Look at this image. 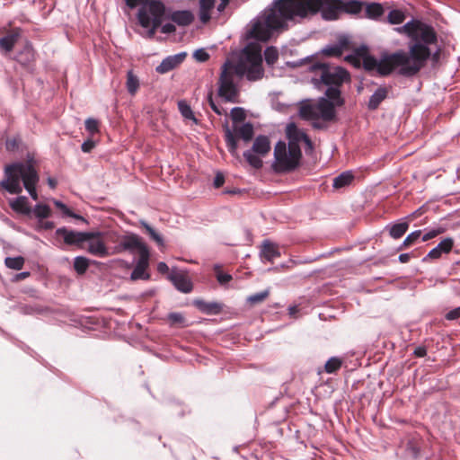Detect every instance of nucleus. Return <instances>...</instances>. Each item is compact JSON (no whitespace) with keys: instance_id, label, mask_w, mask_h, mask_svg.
I'll return each instance as SVG.
<instances>
[{"instance_id":"f257e3e1","label":"nucleus","mask_w":460,"mask_h":460,"mask_svg":"<svg viewBox=\"0 0 460 460\" xmlns=\"http://www.w3.org/2000/svg\"><path fill=\"white\" fill-rule=\"evenodd\" d=\"M341 0H274L270 6L250 22L247 37L269 41L288 29V22H301L320 13L324 21H335L341 15Z\"/></svg>"},{"instance_id":"f03ea898","label":"nucleus","mask_w":460,"mask_h":460,"mask_svg":"<svg viewBox=\"0 0 460 460\" xmlns=\"http://www.w3.org/2000/svg\"><path fill=\"white\" fill-rule=\"evenodd\" d=\"M247 24L244 37L249 42L243 49L235 65L226 60L221 67L218 80V95L226 102H237L239 90L234 81L233 75L239 77L245 76L248 81H257L263 77L261 40L247 37Z\"/></svg>"},{"instance_id":"7ed1b4c3","label":"nucleus","mask_w":460,"mask_h":460,"mask_svg":"<svg viewBox=\"0 0 460 460\" xmlns=\"http://www.w3.org/2000/svg\"><path fill=\"white\" fill-rule=\"evenodd\" d=\"M394 31L408 37V51L400 49L392 53L391 58L397 64H403L411 59L412 65L403 67L401 73L406 76H414L420 72L423 61L429 56L427 45L437 41V32L432 25L416 18H411L402 26L394 28Z\"/></svg>"},{"instance_id":"20e7f679","label":"nucleus","mask_w":460,"mask_h":460,"mask_svg":"<svg viewBox=\"0 0 460 460\" xmlns=\"http://www.w3.org/2000/svg\"><path fill=\"white\" fill-rule=\"evenodd\" d=\"M39 173L34 166V160L30 157L26 162H14L4 167V177L0 187L10 194H20L22 186L33 200L38 199L37 184Z\"/></svg>"},{"instance_id":"39448f33","label":"nucleus","mask_w":460,"mask_h":460,"mask_svg":"<svg viewBox=\"0 0 460 460\" xmlns=\"http://www.w3.org/2000/svg\"><path fill=\"white\" fill-rule=\"evenodd\" d=\"M309 68L315 72V76L312 78L314 88L322 91L326 87L324 94L338 101L336 102L338 106H342L344 99L341 97V87L344 83L350 80L348 70L339 66H331L325 62H314L310 65Z\"/></svg>"},{"instance_id":"423d86ee","label":"nucleus","mask_w":460,"mask_h":460,"mask_svg":"<svg viewBox=\"0 0 460 460\" xmlns=\"http://www.w3.org/2000/svg\"><path fill=\"white\" fill-rule=\"evenodd\" d=\"M126 4L133 9L140 5L137 11L139 24L147 29L146 37L153 39L156 30L163 23L165 14V5L160 0H125Z\"/></svg>"},{"instance_id":"0eeeda50","label":"nucleus","mask_w":460,"mask_h":460,"mask_svg":"<svg viewBox=\"0 0 460 460\" xmlns=\"http://www.w3.org/2000/svg\"><path fill=\"white\" fill-rule=\"evenodd\" d=\"M273 155L272 168L277 173L291 172L300 166L302 151L288 146L285 141L279 140L277 142Z\"/></svg>"},{"instance_id":"6e6552de","label":"nucleus","mask_w":460,"mask_h":460,"mask_svg":"<svg viewBox=\"0 0 460 460\" xmlns=\"http://www.w3.org/2000/svg\"><path fill=\"white\" fill-rule=\"evenodd\" d=\"M109 243H112L111 252L112 255L128 252L134 254H145L149 252L148 246L145 243L142 238L132 232H128L126 234H119L112 233L108 239Z\"/></svg>"},{"instance_id":"1a4fd4ad","label":"nucleus","mask_w":460,"mask_h":460,"mask_svg":"<svg viewBox=\"0 0 460 460\" xmlns=\"http://www.w3.org/2000/svg\"><path fill=\"white\" fill-rule=\"evenodd\" d=\"M223 129L225 132V141L226 148L233 156L238 155L237 137L242 138L245 143H247L250 142L254 136L253 125L251 122H245L240 128H237V126L234 125V130L236 132V135L229 128L227 120H226L225 123L223 124Z\"/></svg>"},{"instance_id":"9d476101","label":"nucleus","mask_w":460,"mask_h":460,"mask_svg":"<svg viewBox=\"0 0 460 460\" xmlns=\"http://www.w3.org/2000/svg\"><path fill=\"white\" fill-rule=\"evenodd\" d=\"M270 151V142L267 136L259 135L256 137L252 148L243 152V156L249 165L256 170L263 166L260 156H265Z\"/></svg>"},{"instance_id":"9b49d317","label":"nucleus","mask_w":460,"mask_h":460,"mask_svg":"<svg viewBox=\"0 0 460 460\" xmlns=\"http://www.w3.org/2000/svg\"><path fill=\"white\" fill-rule=\"evenodd\" d=\"M412 65V60L408 59L403 64H397V62L391 58V54H385L378 60V66L376 67V72L382 75L386 76L389 75L395 67H399L398 74L400 75L407 77L405 75L402 74L401 71L403 67L409 66Z\"/></svg>"},{"instance_id":"f8f14e48","label":"nucleus","mask_w":460,"mask_h":460,"mask_svg":"<svg viewBox=\"0 0 460 460\" xmlns=\"http://www.w3.org/2000/svg\"><path fill=\"white\" fill-rule=\"evenodd\" d=\"M455 244L452 237H446L437 246L432 248L421 260L422 262H432L439 260L443 254H448Z\"/></svg>"},{"instance_id":"ddd939ff","label":"nucleus","mask_w":460,"mask_h":460,"mask_svg":"<svg viewBox=\"0 0 460 460\" xmlns=\"http://www.w3.org/2000/svg\"><path fill=\"white\" fill-rule=\"evenodd\" d=\"M336 100L327 97L325 94L318 99L317 109L319 118L324 121H332L336 119L335 107H339Z\"/></svg>"},{"instance_id":"4468645a","label":"nucleus","mask_w":460,"mask_h":460,"mask_svg":"<svg viewBox=\"0 0 460 460\" xmlns=\"http://www.w3.org/2000/svg\"><path fill=\"white\" fill-rule=\"evenodd\" d=\"M56 236H60L67 245H75L81 249L84 248L83 232L69 229L66 226L57 228Z\"/></svg>"},{"instance_id":"2eb2a0df","label":"nucleus","mask_w":460,"mask_h":460,"mask_svg":"<svg viewBox=\"0 0 460 460\" xmlns=\"http://www.w3.org/2000/svg\"><path fill=\"white\" fill-rule=\"evenodd\" d=\"M186 57L187 52L185 51L168 56L155 67V71L161 75L166 74L181 65Z\"/></svg>"},{"instance_id":"dca6fc26","label":"nucleus","mask_w":460,"mask_h":460,"mask_svg":"<svg viewBox=\"0 0 460 460\" xmlns=\"http://www.w3.org/2000/svg\"><path fill=\"white\" fill-rule=\"evenodd\" d=\"M306 133L300 129L294 122L289 123L286 128V137L288 140L287 146L289 147H294L301 151L299 144L303 142Z\"/></svg>"},{"instance_id":"f3484780","label":"nucleus","mask_w":460,"mask_h":460,"mask_svg":"<svg viewBox=\"0 0 460 460\" xmlns=\"http://www.w3.org/2000/svg\"><path fill=\"white\" fill-rule=\"evenodd\" d=\"M150 252L139 256L137 264L130 274L131 280H147L150 279L149 273L146 272V269L149 265Z\"/></svg>"},{"instance_id":"a211bd4d","label":"nucleus","mask_w":460,"mask_h":460,"mask_svg":"<svg viewBox=\"0 0 460 460\" xmlns=\"http://www.w3.org/2000/svg\"><path fill=\"white\" fill-rule=\"evenodd\" d=\"M193 305L202 314L208 315L219 314L223 310V304L216 301L207 302L203 299H194Z\"/></svg>"},{"instance_id":"6ab92c4d","label":"nucleus","mask_w":460,"mask_h":460,"mask_svg":"<svg viewBox=\"0 0 460 460\" xmlns=\"http://www.w3.org/2000/svg\"><path fill=\"white\" fill-rule=\"evenodd\" d=\"M86 251L98 258H106L112 255L111 247H108L103 239L92 240V242L87 243Z\"/></svg>"},{"instance_id":"aec40b11","label":"nucleus","mask_w":460,"mask_h":460,"mask_svg":"<svg viewBox=\"0 0 460 460\" xmlns=\"http://www.w3.org/2000/svg\"><path fill=\"white\" fill-rule=\"evenodd\" d=\"M409 226L410 224L408 221V217H403L398 221L386 225L385 230L388 231L389 235L393 239L397 240L406 234V232L409 229Z\"/></svg>"},{"instance_id":"412c9836","label":"nucleus","mask_w":460,"mask_h":460,"mask_svg":"<svg viewBox=\"0 0 460 460\" xmlns=\"http://www.w3.org/2000/svg\"><path fill=\"white\" fill-rule=\"evenodd\" d=\"M169 279L172 281L175 288L181 293L188 294L191 292L193 288L190 279L181 273L173 271L169 275Z\"/></svg>"},{"instance_id":"4be33fe9","label":"nucleus","mask_w":460,"mask_h":460,"mask_svg":"<svg viewBox=\"0 0 460 460\" xmlns=\"http://www.w3.org/2000/svg\"><path fill=\"white\" fill-rule=\"evenodd\" d=\"M261 261L273 262L277 258L280 257L279 247L270 240H264L260 252Z\"/></svg>"},{"instance_id":"5701e85b","label":"nucleus","mask_w":460,"mask_h":460,"mask_svg":"<svg viewBox=\"0 0 460 460\" xmlns=\"http://www.w3.org/2000/svg\"><path fill=\"white\" fill-rule=\"evenodd\" d=\"M172 22L179 26H189L194 21V15L190 10L173 11L168 16Z\"/></svg>"},{"instance_id":"b1692460","label":"nucleus","mask_w":460,"mask_h":460,"mask_svg":"<svg viewBox=\"0 0 460 460\" xmlns=\"http://www.w3.org/2000/svg\"><path fill=\"white\" fill-rule=\"evenodd\" d=\"M389 89L385 86H379L369 97L367 104L369 111H376L388 96Z\"/></svg>"},{"instance_id":"393cba45","label":"nucleus","mask_w":460,"mask_h":460,"mask_svg":"<svg viewBox=\"0 0 460 460\" xmlns=\"http://www.w3.org/2000/svg\"><path fill=\"white\" fill-rule=\"evenodd\" d=\"M199 17L202 23L206 24L208 23L210 19V11L215 6V0H199Z\"/></svg>"},{"instance_id":"a878e982","label":"nucleus","mask_w":460,"mask_h":460,"mask_svg":"<svg viewBox=\"0 0 460 460\" xmlns=\"http://www.w3.org/2000/svg\"><path fill=\"white\" fill-rule=\"evenodd\" d=\"M341 13H346L349 14L357 15L362 12L364 2L358 0L341 1Z\"/></svg>"},{"instance_id":"bb28decb","label":"nucleus","mask_w":460,"mask_h":460,"mask_svg":"<svg viewBox=\"0 0 460 460\" xmlns=\"http://www.w3.org/2000/svg\"><path fill=\"white\" fill-rule=\"evenodd\" d=\"M20 37L19 30L16 29L15 31H13L12 32L8 33L7 35L0 38V49L10 52L13 50L15 43L17 42L18 39Z\"/></svg>"},{"instance_id":"cd10ccee","label":"nucleus","mask_w":460,"mask_h":460,"mask_svg":"<svg viewBox=\"0 0 460 460\" xmlns=\"http://www.w3.org/2000/svg\"><path fill=\"white\" fill-rule=\"evenodd\" d=\"M16 60L22 66H29L34 60V50L31 44L27 43L16 55Z\"/></svg>"},{"instance_id":"c85d7f7f","label":"nucleus","mask_w":460,"mask_h":460,"mask_svg":"<svg viewBox=\"0 0 460 460\" xmlns=\"http://www.w3.org/2000/svg\"><path fill=\"white\" fill-rule=\"evenodd\" d=\"M13 210L22 215H30L31 208L28 205V199L25 196H18L10 201Z\"/></svg>"},{"instance_id":"c756f323","label":"nucleus","mask_w":460,"mask_h":460,"mask_svg":"<svg viewBox=\"0 0 460 460\" xmlns=\"http://www.w3.org/2000/svg\"><path fill=\"white\" fill-rule=\"evenodd\" d=\"M140 226L145 229L146 234L149 235L150 239L156 243L159 248L164 246V240L163 236L155 231V229L151 226L146 221L141 219L139 220Z\"/></svg>"},{"instance_id":"7c9ffc66","label":"nucleus","mask_w":460,"mask_h":460,"mask_svg":"<svg viewBox=\"0 0 460 460\" xmlns=\"http://www.w3.org/2000/svg\"><path fill=\"white\" fill-rule=\"evenodd\" d=\"M354 179L351 171H345L333 179L332 187L334 189H341L349 186Z\"/></svg>"},{"instance_id":"2f4dec72","label":"nucleus","mask_w":460,"mask_h":460,"mask_svg":"<svg viewBox=\"0 0 460 460\" xmlns=\"http://www.w3.org/2000/svg\"><path fill=\"white\" fill-rule=\"evenodd\" d=\"M366 17L372 20H378L385 13L383 5L379 3H370L366 5Z\"/></svg>"},{"instance_id":"473e14b6","label":"nucleus","mask_w":460,"mask_h":460,"mask_svg":"<svg viewBox=\"0 0 460 460\" xmlns=\"http://www.w3.org/2000/svg\"><path fill=\"white\" fill-rule=\"evenodd\" d=\"M90 263H91V261L87 257L78 255L74 258L73 267H74L75 271L78 275H84L87 271V270L90 266Z\"/></svg>"},{"instance_id":"72a5a7b5","label":"nucleus","mask_w":460,"mask_h":460,"mask_svg":"<svg viewBox=\"0 0 460 460\" xmlns=\"http://www.w3.org/2000/svg\"><path fill=\"white\" fill-rule=\"evenodd\" d=\"M31 213H33L35 217L41 222L43 219H46L50 216L51 209L49 206L46 204L38 203L31 209Z\"/></svg>"},{"instance_id":"f704fd0d","label":"nucleus","mask_w":460,"mask_h":460,"mask_svg":"<svg viewBox=\"0 0 460 460\" xmlns=\"http://www.w3.org/2000/svg\"><path fill=\"white\" fill-rule=\"evenodd\" d=\"M421 233H422L421 230H415V231L410 233L405 237L403 242L398 246L397 251H402V250L406 249V248L413 245L414 243H416L419 241V239L420 238Z\"/></svg>"},{"instance_id":"c9c22d12","label":"nucleus","mask_w":460,"mask_h":460,"mask_svg":"<svg viewBox=\"0 0 460 460\" xmlns=\"http://www.w3.org/2000/svg\"><path fill=\"white\" fill-rule=\"evenodd\" d=\"M343 52V43H335L325 46L322 49L321 53L329 57H341Z\"/></svg>"},{"instance_id":"e433bc0d","label":"nucleus","mask_w":460,"mask_h":460,"mask_svg":"<svg viewBox=\"0 0 460 460\" xmlns=\"http://www.w3.org/2000/svg\"><path fill=\"white\" fill-rule=\"evenodd\" d=\"M405 13L401 9H392L387 15V22L390 24L397 25L404 22Z\"/></svg>"},{"instance_id":"4c0bfd02","label":"nucleus","mask_w":460,"mask_h":460,"mask_svg":"<svg viewBox=\"0 0 460 460\" xmlns=\"http://www.w3.org/2000/svg\"><path fill=\"white\" fill-rule=\"evenodd\" d=\"M178 108L183 118L191 119L195 124H198V119L194 116L190 106L185 101H180L178 102Z\"/></svg>"},{"instance_id":"58836bf2","label":"nucleus","mask_w":460,"mask_h":460,"mask_svg":"<svg viewBox=\"0 0 460 460\" xmlns=\"http://www.w3.org/2000/svg\"><path fill=\"white\" fill-rule=\"evenodd\" d=\"M139 86V81L137 76H136L132 71H128L127 75V90L128 93L134 95Z\"/></svg>"},{"instance_id":"ea45409f","label":"nucleus","mask_w":460,"mask_h":460,"mask_svg":"<svg viewBox=\"0 0 460 460\" xmlns=\"http://www.w3.org/2000/svg\"><path fill=\"white\" fill-rule=\"evenodd\" d=\"M4 264L9 269L20 270L24 265V259L22 256L6 257Z\"/></svg>"},{"instance_id":"a19ab883","label":"nucleus","mask_w":460,"mask_h":460,"mask_svg":"<svg viewBox=\"0 0 460 460\" xmlns=\"http://www.w3.org/2000/svg\"><path fill=\"white\" fill-rule=\"evenodd\" d=\"M264 58L268 66H273L279 58V51L277 48L270 46L264 50Z\"/></svg>"},{"instance_id":"79ce46f5","label":"nucleus","mask_w":460,"mask_h":460,"mask_svg":"<svg viewBox=\"0 0 460 460\" xmlns=\"http://www.w3.org/2000/svg\"><path fill=\"white\" fill-rule=\"evenodd\" d=\"M342 365V361L340 358L338 357H332L331 358H329L325 365H324V369L327 373L329 374H332V373H335L337 370H339L341 368Z\"/></svg>"},{"instance_id":"37998d69","label":"nucleus","mask_w":460,"mask_h":460,"mask_svg":"<svg viewBox=\"0 0 460 460\" xmlns=\"http://www.w3.org/2000/svg\"><path fill=\"white\" fill-rule=\"evenodd\" d=\"M299 114L303 119H305L319 118V116L315 113L314 107L310 104L302 105L299 109Z\"/></svg>"},{"instance_id":"c03bdc74","label":"nucleus","mask_w":460,"mask_h":460,"mask_svg":"<svg viewBox=\"0 0 460 460\" xmlns=\"http://www.w3.org/2000/svg\"><path fill=\"white\" fill-rule=\"evenodd\" d=\"M230 116L234 126L235 123L242 122L245 119L246 112L243 107H234L230 111Z\"/></svg>"},{"instance_id":"a18cd8bd","label":"nucleus","mask_w":460,"mask_h":460,"mask_svg":"<svg viewBox=\"0 0 460 460\" xmlns=\"http://www.w3.org/2000/svg\"><path fill=\"white\" fill-rule=\"evenodd\" d=\"M438 44V40L434 43H429L427 45L429 50V56L423 61V63L421 64V66L420 67V71L425 66L427 61L431 58L432 61L434 62H437L438 59H439V57H440V48L437 47V49L435 50L432 49V46L435 45L437 46Z\"/></svg>"},{"instance_id":"49530a36","label":"nucleus","mask_w":460,"mask_h":460,"mask_svg":"<svg viewBox=\"0 0 460 460\" xmlns=\"http://www.w3.org/2000/svg\"><path fill=\"white\" fill-rule=\"evenodd\" d=\"M378 60L374 56L365 53L363 55V66L367 71L376 70Z\"/></svg>"},{"instance_id":"de8ad7c7","label":"nucleus","mask_w":460,"mask_h":460,"mask_svg":"<svg viewBox=\"0 0 460 460\" xmlns=\"http://www.w3.org/2000/svg\"><path fill=\"white\" fill-rule=\"evenodd\" d=\"M167 319L172 326H185V318L182 314L178 312L170 313Z\"/></svg>"},{"instance_id":"09e8293b","label":"nucleus","mask_w":460,"mask_h":460,"mask_svg":"<svg viewBox=\"0 0 460 460\" xmlns=\"http://www.w3.org/2000/svg\"><path fill=\"white\" fill-rule=\"evenodd\" d=\"M19 312L22 314H39L42 313V308L38 305H22L19 306Z\"/></svg>"},{"instance_id":"8fccbe9b","label":"nucleus","mask_w":460,"mask_h":460,"mask_svg":"<svg viewBox=\"0 0 460 460\" xmlns=\"http://www.w3.org/2000/svg\"><path fill=\"white\" fill-rule=\"evenodd\" d=\"M219 269H220V265L216 264L214 266V270L217 271V274H216L217 280L218 281V283L221 286H226L232 280V279H233L232 275L228 274V273L222 272L219 270Z\"/></svg>"},{"instance_id":"3c124183","label":"nucleus","mask_w":460,"mask_h":460,"mask_svg":"<svg viewBox=\"0 0 460 460\" xmlns=\"http://www.w3.org/2000/svg\"><path fill=\"white\" fill-rule=\"evenodd\" d=\"M270 295L269 289L262 290L261 292L255 293L248 296L247 301L252 305L262 302L266 299Z\"/></svg>"},{"instance_id":"603ef678","label":"nucleus","mask_w":460,"mask_h":460,"mask_svg":"<svg viewBox=\"0 0 460 460\" xmlns=\"http://www.w3.org/2000/svg\"><path fill=\"white\" fill-rule=\"evenodd\" d=\"M103 234V232L101 231L83 232L84 244L92 242V240H101Z\"/></svg>"},{"instance_id":"864d4df0","label":"nucleus","mask_w":460,"mask_h":460,"mask_svg":"<svg viewBox=\"0 0 460 460\" xmlns=\"http://www.w3.org/2000/svg\"><path fill=\"white\" fill-rule=\"evenodd\" d=\"M84 125H85V129L90 132L91 134H94L96 132H98V126H99V123H98V120L95 119H93V118H88L85 122H84Z\"/></svg>"},{"instance_id":"5fc2aeb1","label":"nucleus","mask_w":460,"mask_h":460,"mask_svg":"<svg viewBox=\"0 0 460 460\" xmlns=\"http://www.w3.org/2000/svg\"><path fill=\"white\" fill-rule=\"evenodd\" d=\"M193 58L199 62H206L209 58V54L204 49H196Z\"/></svg>"},{"instance_id":"6e6d98bb","label":"nucleus","mask_w":460,"mask_h":460,"mask_svg":"<svg viewBox=\"0 0 460 460\" xmlns=\"http://www.w3.org/2000/svg\"><path fill=\"white\" fill-rule=\"evenodd\" d=\"M55 207L62 212L64 217H68L71 213V209L62 201L58 199H53Z\"/></svg>"},{"instance_id":"4d7b16f0","label":"nucleus","mask_w":460,"mask_h":460,"mask_svg":"<svg viewBox=\"0 0 460 460\" xmlns=\"http://www.w3.org/2000/svg\"><path fill=\"white\" fill-rule=\"evenodd\" d=\"M460 318V306H457L452 310H449L445 314V319L447 321H456Z\"/></svg>"},{"instance_id":"13d9d810","label":"nucleus","mask_w":460,"mask_h":460,"mask_svg":"<svg viewBox=\"0 0 460 460\" xmlns=\"http://www.w3.org/2000/svg\"><path fill=\"white\" fill-rule=\"evenodd\" d=\"M208 102L209 103L210 108L212 111L217 113V115H222L224 112V110L216 104V102L213 100L212 93H209L208 94Z\"/></svg>"},{"instance_id":"bf43d9fd","label":"nucleus","mask_w":460,"mask_h":460,"mask_svg":"<svg viewBox=\"0 0 460 460\" xmlns=\"http://www.w3.org/2000/svg\"><path fill=\"white\" fill-rule=\"evenodd\" d=\"M316 258H311V257H307V258H305L303 260H294V259H291L288 263H290L291 265H281L282 267H288V268H291L293 267L294 265H296V264H303V263H311V262H314L315 261Z\"/></svg>"},{"instance_id":"052dcab7","label":"nucleus","mask_w":460,"mask_h":460,"mask_svg":"<svg viewBox=\"0 0 460 460\" xmlns=\"http://www.w3.org/2000/svg\"><path fill=\"white\" fill-rule=\"evenodd\" d=\"M96 146V142L93 139L89 138L83 142L81 146V150L84 153H90Z\"/></svg>"},{"instance_id":"680f3d73","label":"nucleus","mask_w":460,"mask_h":460,"mask_svg":"<svg viewBox=\"0 0 460 460\" xmlns=\"http://www.w3.org/2000/svg\"><path fill=\"white\" fill-rule=\"evenodd\" d=\"M159 27H161V32L164 34H172L176 31L175 25L171 22L164 23V25L161 24Z\"/></svg>"},{"instance_id":"e2e57ef3","label":"nucleus","mask_w":460,"mask_h":460,"mask_svg":"<svg viewBox=\"0 0 460 460\" xmlns=\"http://www.w3.org/2000/svg\"><path fill=\"white\" fill-rule=\"evenodd\" d=\"M314 121L312 122L313 128L316 130H326L328 128V125L325 123L326 121H321L319 120V118L313 119Z\"/></svg>"},{"instance_id":"0e129e2a","label":"nucleus","mask_w":460,"mask_h":460,"mask_svg":"<svg viewBox=\"0 0 460 460\" xmlns=\"http://www.w3.org/2000/svg\"><path fill=\"white\" fill-rule=\"evenodd\" d=\"M19 142L16 138L7 139L5 142V148L7 151H14L18 148Z\"/></svg>"},{"instance_id":"69168bd1","label":"nucleus","mask_w":460,"mask_h":460,"mask_svg":"<svg viewBox=\"0 0 460 460\" xmlns=\"http://www.w3.org/2000/svg\"><path fill=\"white\" fill-rule=\"evenodd\" d=\"M225 182V176L222 172H217L214 178L213 185L216 189L220 188Z\"/></svg>"},{"instance_id":"338daca9","label":"nucleus","mask_w":460,"mask_h":460,"mask_svg":"<svg viewBox=\"0 0 460 460\" xmlns=\"http://www.w3.org/2000/svg\"><path fill=\"white\" fill-rule=\"evenodd\" d=\"M413 355L416 358H423L427 355V348L425 346H418L413 350Z\"/></svg>"},{"instance_id":"774afa93","label":"nucleus","mask_w":460,"mask_h":460,"mask_svg":"<svg viewBox=\"0 0 460 460\" xmlns=\"http://www.w3.org/2000/svg\"><path fill=\"white\" fill-rule=\"evenodd\" d=\"M303 142L305 145V153L308 154L309 152H312L314 149V144L307 134H306L305 137L304 138Z\"/></svg>"}]
</instances>
